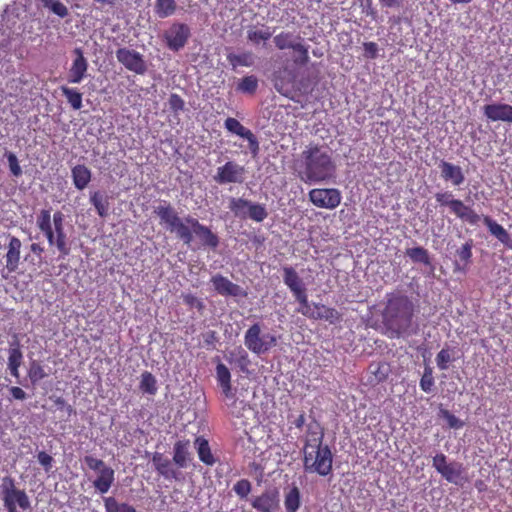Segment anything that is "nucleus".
Segmentation results:
<instances>
[{
    "label": "nucleus",
    "mask_w": 512,
    "mask_h": 512,
    "mask_svg": "<svg viewBox=\"0 0 512 512\" xmlns=\"http://www.w3.org/2000/svg\"><path fill=\"white\" fill-rule=\"evenodd\" d=\"M441 178L446 182H451L454 186L463 184L465 177L460 166L442 160L439 164Z\"/></svg>",
    "instance_id": "21"
},
{
    "label": "nucleus",
    "mask_w": 512,
    "mask_h": 512,
    "mask_svg": "<svg viewBox=\"0 0 512 512\" xmlns=\"http://www.w3.org/2000/svg\"><path fill=\"white\" fill-rule=\"evenodd\" d=\"M65 216L61 211H56L53 216H51L52 227H64Z\"/></svg>",
    "instance_id": "61"
},
{
    "label": "nucleus",
    "mask_w": 512,
    "mask_h": 512,
    "mask_svg": "<svg viewBox=\"0 0 512 512\" xmlns=\"http://www.w3.org/2000/svg\"><path fill=\"white\" fill-rule=\"evenodd\" d=\"M360 5L363 9V12L367 16H371L372 18H375L376 16V10L373 7V1L372 0H361Z\"/></svg>",
    "instance_id": "60"
},
{
    "label": "nucleus",
    "mask_w": 512,
    "mask_h": 512,
    "mask_svg": "<svg viewBox=\"0 0 512 512\" xmlns=\"http://www.w3.org/2000/svg\"><path fill=\"white\" fill-rule=\"evenodd\" d=\"M227 60L233 68L243 66L250 67L254 63L253 55L250 52H244L241 54L231 53L227 56Z\"/></svg>",
    "instance_id": "44"
},
{
    "label": "nucleus",
    "mask_w": 512,
    "mask_h": 512,
    "mask_svg": "<svg viewBox=\"0 0 512 512\" xmlns=\"http://www.w3.org/2000/svg\"><path fill=\"white\" fill-rule=\"evenodd\" d=\"M190 36L189 27L183 23L173 24L165 33L164 39L170 50L179 51Z\"/></svg>",
    "instance_id": "13"
},
{
    "label": "nucleus",
    "mask_w": 512,
    "mask_h": 512,
    "mask_svg": "<svg viewBox=\"0 0 512 512\" xmlns=\"http://www.w3.org/2000/svg\"><path fill=\"white\" fill-rule=\"evenodd\" d=\"M245 168L234 161H228L217 168L214 180L219 184L242 183Z\"/></svg>",
    "instance_id": "12"
},
{
    "label": "nucleus",
    "mask_w": 512,
    "mask_h": 512,
    "mask_svg": "<svg viewBox=\"0 0 512 512\" xmlns=\"http://www.w3.org/2000/svg\"><path fill=\"white\" fill-rule=\"evenodd\" d=\"M189 440H178L173 446V462L179 468H186L191 460Z\"/></svg>",
    "instance_id": "24"
},
{
    "label": "nucleus",
    "mask_w": 512,
    "mask_h": 512,
    "mask_svg": "<svg viewBox=\"0 0 512 512\" xmlns=\"http://www.w3.org/2000/svg\"><path fill=\"white\" fill-rule=\"evenodd\" d=\"M5 157L7 158L9 170L12 176L20 177L23 172L17 156L12 152H6Z\"/></svg>",
    "instance_id": "49"
},
{
    "label": "nucleus",
    "mask_w": 512,
    "mask_h": 512,
    "mask_svg": "<svg viewBox=\"0 0 512 512\" xmlns=\"http://www.w3.org/2000/svg\"><path fill=\"white\" fill-rule=\"evenodd\" d=\"M9 392L11 396L16 400H24L27 397L26 392L18 386L10 387Z\"/></svg>",
    "instance_id": "63"
},
{
    "label": "nucleus",
    "mask_w": 512,
    "mask_h": 512,
    "mask_svg": "<svg viewBox=\"0 0 512 512\" xmlns=\"http://www.w3.org/2000/svg\"><path fill=\"white\" fill-rule=\"evenodd\" d=\"M434 383L435 381L431 368H425L424 373L420 379V388L424 392L429 393L432 391Z\"/></svg>",
    "instance_id": "50"
},
{
    "label": "nucleus",
    "mask_w": 512,
    "mask_h": 512,
    "mask_svg": "<svg viewBox=\"0 0 512 512\" xmlns=\"http://www.w3.org/2000/svg\"><path fill=\"white\" fill-rule=\"evenodd\" d=\"M185 102L178 94H171L169 97V107L174 113L184 110Z\"/></svg>",
    "instance_id": "55"
},
{
    "label": "nucleus",
    "mask_w": 512,
    "mask_h": 512,
    "mask_svg": "<svg viewBox=\"0 0 512 512\" xmlns=\"http://www.w3.org/2000/svg\"><path fill=\"white\" fill-rule=\"evenodd\" d=\"M246 348L256 355H262L277 345V337L271 333H262L259 323L251 325L244 334Z\"/></svg>",
    "instance_id": "6"
},
{
    "label": "nucleus",
    "mask_w": 512,
    "mask_h": 512,
    "mask_svg": "<svg viewBox=\"0 0 512 512\" xmlns=\"http://www.w3.org/2000/svg\"><path fill=\"white\" fill-rule=\"evenodd\" d=\"M272 36V32L269 27L262 25V28L257 26H251L247 30V40L254 45H259L261 42L269 40Z\"/></svg>",
    "instance_id": "33"
},
{
    "label": "nucleus",
    "mask_w": 512,
    "mask_h": 512,
    "mask_svg": "<svg viewBox=\"0 0 512 512\" xmlns=\"http://www.w3.org/2000/svg\"><path fill=\"white\" fill-rule=\"evenodd\" d=\"M28 376L32 383H37L47 377V373L38 361H32L28 370Z\"/></svg>",
    "instance_id": "48"
},
{
    "label": "nucleus",
    "mask_w": 512,
    "mask_h": 512,
    "mask_svg": "<svg viewBox=\"0 0 512 512\" xmlns=\"http://www.w3.org/2000/svg\"><path fill=\"white\" fill-rule=\"evenodd\" d=\"M84 462L93 471L99 472L102 469H104L105 467H107V465L104 463L103 460L97 459V458H95L93 456H89V455L84 457Z\"/></svg>",
    "instance_id": "56"
},
{
    "label": "nucleus",
    "mask_w": 512,
    "mask_h": 512,
    "mask_svg": "<svg viewBox=\"0 0 512 512\" xmlns=\"http://www.w3.org/2000/svg\"><path fill=\"white\" fill-rule=\"evenodd\" d=\"M251 506L258 512H273L279 506V492L276 488L266 489L251 501Z\"/></svg>",
    "instance_id": "17"
},
{
    "label": "nucleus",
    "mask_w": 512,
    "mask_h": 512,
    "mask_svg": "<svg viewBox=\"0 0 512 512\" xmlns=\"http://www.w3.org/2000/svg\"><path fill=\"white\" fill-rule=\"evenodd\" d=\"M37 459H38V462L41 464V466H43V468L45 469L46 472H49L51 470V468L53 466V462H54L51 455H49L45 451H40L37 454Z\"/></svg>",
    "instance_id": "57"
},
{
    "label": "nucleus",
    "mask_w": 512,
    "mask_h": 512,
    "mask_svg": "<svg viewBox=\"0 0 512 512\" xmlns=\"http://www.w3.org/2000/svg\"><path fill=\"white\" fill-rule=\"evenodd\" d=\"M483 114L492 122L503 121L512 123V105L506 103H491L483 107Z\"/></svg>",
    "instance_id": "18"
},
{
    "label": "nucleus",
    "mask_w": 512,
    "mask_h": 512,
    "mask_svg": "<svg viewBox=\"0 0 512 512\" xmlns=\"http://www.w3.org/2000/svg\"><path fill=\"white\" fill-rule=\"evenodd\" d=\"M3 503L7 512H18L17 507L22 510L30 508V500L24 490L15 487L11 477L3 479Z\"/></svg>",
    "instance_id": "7"
},
{
    "label": "nucleus",
    "mask_w": 512,
    "mask_h": 512,
    "mask_svg": "<svg viewBox=\"0 0 512 512\" xmlns=\"http://www.w3.org/2000/svg\"><path fill=\"white\" fill-rule=\"evenodd\" d=\"M154 212L159 217L160 223L164 224L168 231H171L172 228L181 220L176 209L167 202H164L163 205L157 206Z\"/></svg>",
    "instance_id": "22"
},
{
    "label": "nucleus",
    "mask_w": 512,
    "mask_h": 512,
    "mask_svg": "<svg viewBox=\"0 0 512 512\" xmlns=\"http://www.w3.org/2000/svg\"><path fill=\"white\" fill-rule=\"evenodd\" d=\"M452 361V357L449 349L443 348L439 351L436 356V363L440 370H446L448 368V364Z\"/></svg>",
    "instance_id": "54"
},
{
    "label": "nucleus",
    "mask_w": 512,
    "mask_h": 512,
    "mask_svg": "<svg viewBox=\"0 0 512 512\" xmlns=\"http://www.w3.org/2000/svg\"><path fill=\"white\" fill-rule=\"evenodd\" d=\"M36 225L46 237L50 246H55L60 258L70 254L71 246L65 227H52L51 210L42 209L37 215Z\"/></svg>",
    "instance_id": "4"
},
{
    "label": "nucleus",
    "mask_w": 512,
    "mask_h": 512,
    "mask_svg": "<svg viewBox=\"0 0 512 512\" xmlns=\"http://www.w3.org/2000/svg\"><path fill=\"white\" fill-rule=\"evenodd\" d=\"M252 486L249 480L247 479H241L237 481L234 486L233 490L234 492L240 497V498H247L249 493L251 492Z\"/></svg>",
    "instance_id": "51"
},
{
    "label": "nucleus",
    "mask_w": 512,
    "mask_h": 512,
    "mask_svg": "<svg viewBox=\"0 0 512 512\" xmlns=\"http://www.w3.org/2000/svg\"><path fill=\"white\" fill-rule=\"evenodd\" d=\"M433 467L448 482L459 484L463 480V465L453 461L448 463L447 457L443 453H438L433 457Z\"/></svg>",
    "instance_id": "8"
},
{
    "label": "nucleus",
    "mask_w": 512,
    "mask_h": 512,
    "mask_svg": "<svg viewBox=\"0 0 512 512\" xmlns=\"http://www.w3.org/2000/svg\"><path fill=\"white\" fill-rule=\"evenodd\" d=\"M62 94L66 97L67 102L71 105L74 110H80L82 108V93L75 88L67 86L61 87Z\"/></svg>",
    "instance_id": "43"
},
{
    "label": "nucleus",
    "mask_w": 512,
    "mask_h": 512,
    "mask_svg": "<svg viewBox=\"0 0 512 512\" xmlns=\"http://www.w3.org/2000/svg\"><path fill=\"white\" fill-rule=\"evenodd\" d=\"M186 223L192 228L195 235L203 247L215 250L220 243L219 237L208 226L199 222L198 219L188 215L185 217Z\"/></svg>",
    "instance_id": "11"
},
{
    "label": "nucleus",
    "mask_w": 512,
    "mask_h": 512,
    "mask_svg": "<svg viewBox=\"0 0 512 512\" xmlns=\"http://www.w3.org/2000/svg\"><path fill=\"white\" fill-rule=\"evenodd\" d=\"M182 299L185 305L189 308H196L199 312L205 308L203 301L191 293L182 294Z\"/></svg>",
    "instance_id": "52"
},
{
    "label": "nucleus",
    "mask_w": 512,
    "mask_h": 512,
    "mask_svg": "<svg viewBox=\"0 0 512 512\" xmlns=\"http://www.w3.org/2000/svg\"><path fill=\"white\" fill-rule=\"evenodd\" d=\"M364 55L368 59H375L378 55V45L375 42H365L363 44Z\"/></svg>",
    "instance_id": "59"
},
{
    "label": "nucleus",
    "mask_w": 512,
    "mask_h": 512,
    "mask_svg": "<svg viewBox=\"0 0 512 512\" xmlns=\"http://www.w3.org/2000/svg\"><path fill=\"white\" fill-rule=\"evenodd\" d=\"M195 447L201 462L208 466L215 464L216 460L211 452L209 442L202 436L195 439Z\"/></svg>",
    "instance_id": "32"
},
{
    "label": "nucleus",
    "mask_w": 512,
    "mask_h": 512,
    "mask_svg": "<svg viewBox=\"0 0 512 512\" xmlns=\"http://www.w3.org/2000/svg\"><path fill=\"white\" fill-rule=\"evenodd\" d=\"M74 59L68 71L67 81L70 84H79L87 76L88 61L81 48L73 50Z\"/></svg>",
    "instance_id": "15"
},
{
    "label": "nucleus",
    "mask_w": 512,
    "mask_h": 512,
    "mask_svg": "<svg viewBox=\"0 0 512 512\" xmlns=\"http://www.w3.org/2000/svg\"><path fill=\"white\" fill-rule=\"evenodd\" d=\"M214 290L222 296L247 297V292L238 284L233 283L227 277L216 274L211 277Z\"/></svg>",
    "instance_id": "16"
},
{
    "label": "nucleus",
    "mask_w": 512,
    "mask_h": 512,
    "mask_svg": "<svg viewBox=\"0 0 512 512\" xmlns=\"http://www.w3.org/2000/svg\"><path fill=\"white\" fill-rule=\"evenodd\" d=\"M106 512H137V510L126 502H119L115 497L109 496L103 498Z\"/></svg>",
    "instance_id": "36"
},
{
    "label": "nucleus",
    "mask_w": 512,
    "mask_h": 512,
    "mask_svg": "<svg viewBox=\"0 0 512 512\" xmlns=\"http://www.w3.org/2000/svg\"><path fill=\"white\" fill-rule=\"evenodd\" d=\"M308 197L314 206L330 210L338 207L342 200L341 192L336 188H314Z\"/></svg>",
    "instance_id": "9"
},
{
    "label": "nucleus",
    "mask_w": 512,
    "mask_h": 512,
    "mask_svg": "<svg viewBox=\"0 0 512 512\" xmlns=\"http://www.w3.org/2000/svg\"><path fill=\"white\" fill-rule=\"evenodd\" d=\"M171 233H175L177 238L183 241L184 244L190 245L193 241V231L189 224L181 219L170 231Z\"/></svg>",
    "instance_id": "38"
},
{
    "label": "nucleus",
    "mask_w": 512,
    "mask_h": 512,
    "mask_svg": "<svg viewBox=\"0 0 512 512\" xmlns=\"http://www.w3.org/2000/svg\"><path fill=\"white\" fill-rule=\"evenodd\" d=\"M176 9L177 3L175 0H156L154 5V13L162 19L172 16Z\"/></svg>",
    "instance_id": "35"
},
{
    "label": "nucleus",
    "mask_w": 512,
    "mask_h": 512,
    "mask_svg": "<svg viewBox=\"0 0 512 512\" xmlns=\"http://www.w3.org/2000/svg\"><path fill=\"white\" fill-rule=\"evenodd\" d=\"M72 178L75 187L78 190H83L91 181V171L85 165H76L72 168Z\"/></svg>",
    "instance_id": "31"
},
{
    "label": "nucleus",
    "mask_w": 512,
    "mask_h": 512,
    "mask_svg": "<svg viewBox=\"0 0 512 512\" xmlns=\"http://www.w3.org/2000/svg\"><path fill=\"white\" fill-rule=\"evenodd\" d=\"M314 308L317 310L314 320H325L329 324H336L342 319V314L335 308L321 303H314Z\"/></svg>",
    "instance_id": "27"
},
{
    "label": "nucleus",
    "mask_w": 512,
    "mask_h": 512,
    "mask_svg": "<svg viewBox=\"0 0 512 512\" xmlns=\"http://www.w3.org/2000/svg\"><path fill=\"white\" fill-rule=\"evenodd\" d=\"M51 11L56 14L57 16L64 18L68 15V9L67 7L60 1H52L51 5L49 6Z\"/></svg>",
    "instance_id": "58"
},
{
    "label": "nucleus",
    "mask_w": 512,
    "mask_h": 512,
    "mask_svg": "<svg viewBox=\"0 0 512 512\" xmlns=\"http://www.w3.org/2000/svg\"><path fill=\"white\" fill-rule=\"evenodd\" d=\"M405 254L414 263H422V264H425V265H429L430 264L429 253H428V251L425 248H423L421 246L413 247V248H408L406 250Z\"/></svg>",
    "instance_id": "45"
},
{
    "label": "nucleus",
    "mask_w": 512,
    "mask_h": 512,
    "mask_svg": "<svg viewBox=\"0 0 512 512\" xmlns=\"http://www.w3.org/2000/svg\"><path fill=\"white\" fill-rule=\"evenodd\" d=\"M482 220L489 232L499 241L506 243L509 240V235L502 225L498 224L489 216H483Z\"/></svg>",
    "instance_id": "37"
},
{
    "label": "nucleus",
    "mask_w": 512,
    "mask_h": 512,
    "mask_svg": "<svg viewBox=\"0 0 512 512\" xmlns=\"http://www.w3.org/2000/svg\"><path fill=\"white\" fill-rule=\"evenodd\" d=\"M225 129L234 135H237L248 142V148L252 156H257L260 150L259 141L255 134L244 125L240 123L239 120L233 117H228L224 121Z\"/></svg>",
    "instance_id": "10"
},
{
    "label": "nucleus",
    "mask_w": 512,
    "mask_h": 512,
    "mask_svg": "<svg viewBox=\"0 0 512 512\" xmlns=\"http://www.w3.org/2000/svg\"><path fill=\"white\" fill-rule=\"evenodd\" d=\"M473 241L470 239L456 251L458 260L455 262V270L465 271L471 262Z\"/></svg>",
    "instance_id": "30"
},
{
    "label": "nucleus",
    "mask_w": 512,
    "mask_h": 512,
    "mask_svg": "<svg viewBox=\"0 0 512 512\" xmlns=\"http://www.w3.org/2000/svg\"><path fill=\"white\" fill-rule=\"evenodd\" d=\"M152 463L156 472L166 480H179L180 472L173 468L171 461L162 453L155 452Z\"/></svg>",
    "instance_id": "19"
},
{
    "label": "nucleus",
    "mask_w": 512,
    "mask_h": 512,
    "mask_svg": "<svg viewBox=\"0 0 512 512\" xmlns=\"http://www.w3.org/2000/svg\"><path fill=\"white\" fill-rule=\"evenodd\" d=\"M258 89V79L254 75L243 77L237 84L236 90L248 95H254Z\"/></svg>",
    "instance_id": "42"
},
{
    "label": "nucleus",
    "mask_w": 512,
    "mask_h": 512,
    "mask_svg": "<svg viewBox=\"0 0 512 512\" xmlns=\"http://www.w3.org/2000/svg\"><path fill=\"white\" fill-rule=\"evenodd\" d=\"M380 5L384 8H400L404 5L406 0H378Z\"/></svg>",
    "instance_id": "62"
},
{
    "label": "nucleus",
    "mask_w": 512,
    "mask_h": 512,
    "mask_svg": "<svg viewBox=\"0 0 512 512\" xmlns=\"http://www.w3.org/2000/svg\"><path fill=\"white\" fill-rule=\"evenodd\" d=\"M117 60L129 71L143 74L146 71V64L142 55L128 48H119L116 51Z\"/></svg>",
    "instance_id": "14"
},
{
    "label": "nucleus",
    "mask_w": 512,
    "mask_h": 512,
    "mask_svg": "<svg viewBox=\"0 0 512 512\" xmlns=\"http://www.w3.org/2000/svg\"><path fill=\"white\" fill-rule=\"evenodd\" d=\"M440 416L447 421L450 428L459 429L463 422L447 409H440Z\"/></svg>",
    "instance_id": "53"
},
{
    "label": "nucleus",
    "mask_w": 512,
    "mask_h": 512,
    "mask_svg": "<svg viewBox=\"0 0 512 512\" xmlns=\"http://www.w3.org/2000/svg\"><path fill=\"white\" fill-rule=\"evenodd\" d=\"M296 311L298 313H301L302 315L310 318V319H313V320H314V317H315V314H316V311H313L311 309L310 304H308L307 306H299V308H297Z\"/></svg>",
    "instance_id": "64"
},
{
    "label": "nucleus",
    "mask_w": 512,
    "mask_h": 512,
    "mask_svg": "<svg viewBox=\"0 0 512 512\" xmlns=\"http://www.w3.org/2000/svg\"><path fill=\"white\" fill-rule=\"evenodd\" d=\"M267 216L268 213L263 204L251 202L247 215L248 218L255 222H262L267 218Z\"/></svg>",
    "instance_id": "47"
},
{
    "label": "nucleus",
    "mask_w": 512,
    "mask_h": 512,
    "mask_svg": "<svg viewBox=\"0 0 512 512\" xmlns=\"http://www.w3.org/2000/svg\"><path fill=\"white\" fill-rule=\"evenodd\" d=\"M90 202L95 207L100 217H105L108 213V202L100 192H94L90 197Z\"/></svg>",
    "instance_id": "46"
},
{
    "label": "nucleus",
    "mask_w": 512,
    "mask_h": 512,
    "mask_svg": "<svg viewBox=\"0 0 512 512\" xmlns=\"http://www.w3.org/2000/svg\"><path fill=\"white\" fill-rule=\"evenodd\" d=\"M216 379L222 389L225 397L230 398L233 396L231 385V374L229 369L223 363H218L216 366Z\"/></svg>",
    "instance_id": "29"
},
{
    "label": "nucleus",
    "mask_w": 512,
    "mask_h": 512,
    "mask_svg": "<svg viewBox=\"0 0 512 512\" xmlns=\"http://www.w3.org/2000/svg\"><path fill=\"white\" fill-rule=\"evenodd\" d=\"M139 389L144 394L155 395L157 393V381L155 376L151 372L144 371L141 374Z\"/></svg>",
    "instance_id": "39"
},
{
    "label": "nucleus",
    "mask_w": 512,
    "mask_h": 512,
    "mask_svg": "<svg viewBox=\"0 0 512 512\" xmlns=\"http://www.w3.org/2000/svg\"><path fill=\"white\" fill-rule=\"evenodd\" d=\"M435 200L440 206L448 207L450 212L462 222L477 225L481 220V216L473 208L466 205L462 200L454 198L451 191L437 192Z\"/></svg>",
    "instance_id": "5"
},
{
    "label": "nucleus",
    "mask_w": 512,
    "mask_h": 512,
    "mask_svg": "<svg viewBox=\"0 0 512 512\" xmlns=\"http://www.w3.org/2000/svg\"><path fill=\"white\" fill-rule=\"evenodd\" d=\"M23 362V353L21 351L20 341L18 339V335L14 334L13 341L9 343L8 349V369L10 374L18 378L19 377V368Z\"/></svg>",
    "instance_id": "20"
},
{
    "label": "nucleus",
    "mask_w": 512,
    "mask_h": 512,
    "mask_svg": "<svg viewBox=\"0 0 512 512\" xmlns=\"http://www.w3.org/2000/svg\"><path fill=\"white\" fill-rule=\"evenodd\" d=\"M301 506V493L298 486L293 483L284 492V507L286 512H297Z\"/></svg>",
    "instance_id": "28"
},
{
    "label": "nucleus",
    "mask_w": 512,
    "mask_h": 512,
    "mask_svg": "<svg viewBox=\"0 0 512 512\" xmlns=\"http://www.w3.org/2000/svg\"><path fill=\"white\" fill-rule=\"evenodd\" d=\"M250 205L251 201L247 199L233 197L230 199L229 209L234 213L236 217L247 218Z\"/></svg>",
    "instance_id": "40"
},
{
    "label": "nucleus",
    "mask_w": 512,
    "mask_h": 512,
    "mask_svg": "<svg viewBox=\"0 0 512 512\" xmlns=\"http://www.w3.org/2000/svg\"><path fill=\"white\" fill-rule=\"evenodd\" d=\"M115 480V472L114 470L107 466L101 471H99L98 476L93 481V486L97 491L101 494H105L109 491L111 486L113 485Z\"/></svg>",
    "instance_id": "26"
},
{
    "label": "nucleus",
    "mask_w": 512,
    "mask_h": 512,
    "mask_svg": "<svg viewBox=\"0 0 512 512\" xmlns=\"http://www.w3.org/2000/svg\"><path fill=\"white\" fill-rule=\"evenodd\" d=\"M296 38L298 41L292 47V50L295 53L293 62L298 66H305L310 60L309 47L303 43V40L300 36H296Z\"/></svg>",
    "instance_id": "34"
},
{
    "label": "nucleus",
    "mask_w": 512,
    "mask_h": 512,
    "mask_svg": "<svg viewBox=\"0 0 512 512\" xmlns=\"http://www.w3.org/2000/svg\"><path fill=\"white\" fill-rule=\"evenodd\" d=\"M22 243L19 238L11 236L6 253V269L12 273L18 269L20 263V250Z\"/></svg>",
    "instance_id": "23"
},
{
    "label": "nucleus",
    "mask_w": 512,
    "mask_h": 512,
    "mask_svg": "<svg viewBox=\"0 0 512 512\" xmlns=\"http://www.w3.org/2000/svg\"><path fill=\"white\" fill-rule=\"evenodd\" d=\"M414 305L405 295L393 294L387 298L382 312V323L390 338L409 334L413 324Z\"/></svg>",
    "instance_id": "2"
},
{
    "label": "nucleus",
    "mask_w": 512,
    "mask_h": 512,
    "mask_svg": "<svg viewBox=\"0 0 512 512\" xmlns=\"http://www.w3.org/2000/svg\"><path fill=\"white\" fill-rule=\"evenodd\" d=\"M283 271V282L294 295L306 289L305 284L297 271L291 266H285Z\"/></svg>",
    "instance_id": "25"
},
{
    "label": "nucleus",
    "mask_w": 512,
    "mask_h": 512,
    "mask_svg": "<svg viewBox=\"0 0 512 512\" xmlns=\"http://www.w3.org/2000/svg\"><path fill=\"white\" fill-rule=\"evenodd\" d=\"M323 440L324 428L316 419H313L306 425L302 448L303 468L306 473L327 477L333 472L334 455Z\"/></svg>",
    "instance_id": "1"
},
{
    "label": "nucleus",
    "mask_w": 512,
    "mask_h": 512,
    "mask_svg": "<svg viewBox=\"0 0 512 512\" xmlns=\"http://www.w3.org/2000/svg\"><path fill=\"white\" fill-rule=\"evenodd\" d=\"M296 36L292 32L282 31L276 36H274L273 42L275 47L279 50L292 49L294 44L297 43L295 41Z\"/></svg>",
    "instance_id": "41"
},
{
    "label": "nucleus",
    "mask_w": 512,
    "mask_h": 512,
    "mask_svg": "<svg viewBox=\"0 0 512 512\" xmlns=\"http://www.w3.org/2000/svg\"><path fill=\"white\" fill-rule=\"evenodd\" d=\"M305 180L323 182L335 173V164L328 149L319 145H308L301 153Z\"/></svg>",
    "instance_id": "3"
}]
</instances>
